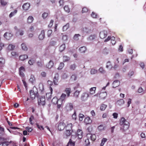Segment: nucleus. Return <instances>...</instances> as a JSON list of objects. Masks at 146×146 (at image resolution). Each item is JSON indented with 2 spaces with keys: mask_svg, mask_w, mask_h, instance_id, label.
<instances>
[{
  "mask_svg": "<svg viewBox=\"0 0 146 146\" xmlns=\"http://www.w3.org/2000/svg\"><path fill=\"white\" fill-rule=\"evenodd\" d=\"M120 125L121 126V129L125 131L129 127V123L124 117H122L120 120Z\"/></svg>",
  "mask_w": 146,
  "mask_h": 146,
  "instance_id": "1",
  "label": "nucleus"
},
{
  "mask_svg": "<svg viewBox=\"0 0 146 146\" xmlns=\"http://www.w3.org/2000/svg\"><path fill=\"white\" fill-rule=\"evenodd\" d=\"M38 103L39 105H45V97L44 96H41L39 97L38 99Z\"/></svg>",
  "mask_w": 146,
  "mask_h": 146,
  "instance_id": "2",
  "label": "nucleus"
},
{
  "mask_svg": "<svg viewBox=\"0 0 146 146\" xmlns=\"http://www.w3.org/2000/svg\"><path fill=\"white\" fill-rule=\"evenodd\" d=\"M89 96V94L87 92L83 93L81 96V99L83 101H85L87 100Z\"/></svg>",
  "mask_w": 146,
  "mask_h": 146,
  "instance_id": "3",
  "label": "nucleus"
},
{
  "mask_svg": "<svg viewBox=\"0 0 146 146\" xmlns=\"http://www.w3.org/2000/svg\"><path fill=\"white\" fill-rule=\"evenodd\" d=\"M82 31L84 33H91L92 30L90 27H86L83 28Z\"/></svg>",
  "mask_w": 146,
  "mask_h": 146,
  "instance_id": "4",
  "label": "nucleus"
},
{
  "mask_svg": "<svg viewBox=\"0 0 146 146\" xmlns=\"http://www.w3.org/2000/svg\"><path fill=\"white\" fill-rule=\"evenodd\" d=\"M107 31L105 30L103 31L100 32V37L102 39L104 38L107 35Z\"/></svg>",
  "mask_w": 146,
  "mask_h": 146,
  "instance_id": "5",
  "label": "nucleus"
},
{
  "mask_svg": "<svg viewBox=\"0 0 146 146\" xmlns=\"http://www.w3.org/2000/svg\"><path fill=\"white\" fill-rule=\"evenodd\" d=\"M49 88L50 91V92L46 93V98L48 100L51 99V94L52 93L53 91L52 89L51 86H50L49 87Z\"/></svg>",
  "mask_w": 146,
  "mask_h": 146,
  "instance_id": "6",
  "label": "nucleus"
},
{
  "mask_svg": "<svg viewBox=\"0 0 146 146\" xmlns=\"http://www.w3.org/2000/svg\"><path fill=\"white\" fill-rule=\"evenodd\" d=\"M83 133L82 130L80 129H78L77 131L76 137H77L78 139H81L82 137Z\"/></svg>",
  "mask_w": 146,
  "mask_h": 146,
  "instance_id": "7",
  "label": "nucleus"
},
{
  "mask_svg": "<svg viewBox=\"0 0 146 146\" xmlns=\"http://www.w3.org/2000/svg\"><path fill=\"white\" fill-rule=\"evenodd\" d=\"M25 68L23 66H21L19 69V75L22 77H24L25 74L23 72Z\"/></svg>",
  "mask_w": 146,
  "mask_h": 146,
  "instance_id": "8",
  "label": "nucleus"
},
{
  "mask_svg": "<svg viewBox=\"0 0 146 146\" xmlns=\"http://www.w3.org/2000/svg\"><path fill=\"white\" fill-rule=\"evenodd\" d=\"M88 138H90L92 141H95L96 139V136L95 134H88L87 135Z\"/></svg>",
  "mask_w": 146,
  "mask_h": 146,
  "instance_id": "9",
  "label": "nucleus"
},
{
  "mask_svg": "<svg viewBox=\"0 0 146 146\" xmlns=\"http://www.w3.org/2000/svg\"><path fill=\"white\" fill-rule=\"evenodd\" d=\"M12 34L11 33L6 32L4 35L5 38L7 40H9L11 38L12 36Z\"/></svg>",
  "mask_w": 146,
  "mask_h": 146,
  "instance_id": "10",
  "label": "nucleus"
},
{
  "mask_svg": "<svg viewBox=\"0 0 146 146\" xmlns=\"http://www.w3.org/2000/svg\"><path fill=\"white\" fill-rule=\"evenodd\" d=\"M65 127V124L64 123H60L58 125V129L59 131H61L64 129Z\"/></svg>",
  "mask_w": 146,
  "mask_h": 146,
  "instance_id": "11",
  "label": "nucleus"
},
{
  "mask_svg": "<svg viewBox=\"0 0 146 146\" xmlns=\"http://www.w3.org/2000/svg\"><path fill=\"white\" fill-rule=\"evenodd\" d=\"M58 74L57 73L56 74L53 78V82L54 84L56 85H58Z\"/></svg>",
  "mask_w": 146,
  "mask_h": 146,
  "instance_id": "12",
  "label": "nucleus"
},
{
  "mask_svg": "<svg viewBox=\"0 0 146 146\" xmlns=\"http://www.w3.org/2000/svg\"><path fill=\"white\" fill-rule=\"evenodd\" d=\"M54 66V63L51 60H50L48 63L46 65V67L48 69H50L53 67Z\"/></svg>",
  "mask_w": 146,
  "mask_h": 146,
  "instance_id": "13",
  "label": "nucleus"
},
{
  "mask_svg": "<svg viewBox=\"0 0 146 146\" xmlns=\"http://www.w3.org/2000/svg\"><path fill=\"white\" fill-rule=\"evenodd\" d=\"M72 131L66 130L65 131L63 134L64 137L65 138H66L67 137L70 136V135L72 133Z\"/></svg>",
  "mask_w": 146,
  "mask_h": 146,
  "instance_id": "14",
  "label": "nucleus"
},
{
  "mask_svg": "<svg viewBox=\"0 0 146 146\" xmlns=\"http://www.w3.org/2000/svg\"><path fill=\"white\" fill-rule=\"evenodd\" d=\"M28 55L26 54L21 55L19 56L20 60L22 61H23L26 59H27L28 58Z\"/></svg>",
  "mask_w": 146,
  "mask_h": 146,
  "instance_id": "15",
  "label": "nucleus"
},
{
  "mask_svg": "<svg viewBox=\"0 0 146 146\" xmlns=\"http://www.w3.org/2000/svg\"><path fill=\"white\" fill-rule=\"evenodd\" d=\"M66 108L68 111H71L73 108L72 104L71 103L68 104L66 106Z\"/></svg>",
  "mask_w": 146,
  "mask_h": 146,
  "instance_id": "16",
  "label": "nucleus"
},
{
  "mask_svg": "<svg viewBox=\"0 0 146 146\" xmlns=\"http://www.w3.org/2000/svg\"><path fill=\"white\" fill-rule=\"evenodd\" d=\"M44 30H42L40 34L39 35L38 38L40 40H42L44 38Z\"/></svg>",
  "mask_w": 146,
  "mask_h": 146,
  "instance_id": "17",
  "label": "nucleus"
},
{
  "mask_svg": "<svg viewBox=\"0 0 146 146\" xmlns=\"http://www.w3.org/2000/svg\"><path fill=\"white\" fill-rule=\"evenodd\" d=\"M84 122L86 124H88L91 123L92 120L89 117H87L85 118L84 120Z\"/></svg>",
  "mask_w": 146,
  "mask_h": 146,
  "instance_id": "18",
  "label": "nucleus"
},
{
  "mask_svg": "<svg viewBox=\"0 0 146 146\" xmlns=\"http://www.w3.org/2000/svg\"><path fill=\"white\" fill-rule=\"evenodd\" d=\"M96 37V36L95 35H91L87 39L88 41L90 42L94 40Z\"/></svg>",
  "mask_w": 146,
  "mask_h": 146,
  "instance_id": "19",
  "label": "nucleus"
},
{
  "mask_svg": "<svg viewBox=\"0 0 146 146\" xmlns=\"http://www.w3.org/2000/svg\"><path fill=\"white\" fill-rule=\"evenodd\" d=\"M30 6V4L29 3H26L24 4L22 7L24 10L26 11L29 9Z\"/></svg>",
  "mask_w": 146,
  "mask_h": 146,
  "instance_id": "20",
  "label": "nucleus"
},
{
  "mask_svg": "<svg viewBox=\"0 0 146 146\" xmlns=\"http://www.w3.org/2000/svg\"><path fill=\"white\" fill-rule=\"evenodd\" d=\"M120 84V82L118 80L114 81L113 83V87L114 88L118 86Z\"/></svg>",
  "mask_w": 146,
  "mask_h": 146,
  "instance_id": "21",
  "label": "nucleus"
},
{
  "mask_svg": "<svg viewBox=\"0 0 146 146\" xmlns=\"http://www.w3.org/2000/svg\"><path fill=\"white\" fill-rule=\"evenodd\" d=\"M72 124L71 123H69L67 124L66 127V130L72 131Z\"/></svg>",
  "mask_w": 146,
  "mask_h": 146,
  "instance_id": "22",
  "label": "nucleus"
},
{
  "mask_svg": "<svg viewBox=\"0 0 146 146\" xmlns=\"http://www.w3.org/2000/svg\"><path fill=\"white\" fill-rule=\"evenodd\" d=\"M67 98V96H66V94L63 93L62 94L59 99L63 101L64 102H65V99Z\"/></svg>",
  "mask_w": 146,
  "mask_h": 146,
  "instance_id": "23",
  "label": "nucleus"
},
{
  "mask_svg": "<svg viewBox=\"0 0 146 146\" xmlns=\"http://www.w3.org/2000/svg\"><path fill=\"white\" fill-rule=\"evenodd\" d=\"M71 88H66V89L65 92L67 94V97L69 96L70 94L71 93Z\"/></svg>",
  "mask_w": 146,
  "mask_h": 146,
  "instance_id": "24",
  "label": "nucleus"
},
{
  "mask_svg": "<svg viewBox=\"0 0 146 146\" xmlns=\"http://www.w3.org/2000/svg\"><path fill=\"white\" fill-rule=\"evenodd\" d=\"M125 102L124 100L122 99H120L118 100H117V102L116 104L120 106H121L124 104Z\"/></svg>",
  "mask_w": 146,
  "mask_h": 146,
  "instance_id": "25",
  "label": "nucleus"
},
{
  "mask_svg": "<svg viewBox=\"0 0 146 146\" xmlns=\"http://www.w3.org/2000/svg\"><path fill=\"white\" fill-rule=\"evenodd\" d=\"M68 146H74L75 143L74 141H73L71 139H70L69 142L67 144Z\"/></svg>",
  "mask_w": 146,
  "mask_h": 146,
  "instance_id": "26",
  "label": "nucleus"
},
{
  "mask_svg": "<svg viewBox=\"0 0 146 146\" xmlns=\"http://www.w3.org/2000/svg\"><path fill=\"white\" fill-rule=\"evenodd\" d=\"M21 47L23 50L24 51H27L28 50V48L25 43H22L21 44Z\"/></svg>",
  "mask_w": 146,
  "mask_h": 146,
  "instance_id": "27",
  "label": "nucleus"
},
{
  "mask_svg": "<svg viewBox=\"0 0 146 146\" xmlns=\"http://www.w3.org/2000/svg\"><path fill=\"white\" fill-rule=\"evenodd\" d=\"M100 95L101 99H104L106 96L107 93L106 92H104L101 93Z\"/></svg>",
  "mask_w": 146,
  "mask_h": 146,
  "instance_id": "28",
  "label": "nucleus"
},
{
  "mask_svg": "<svg viewBox=\"0 0 146 146\" xmlns=\"http://www.w3.org/2000/svg\"><path fill=\"white\" fill-rule=\"evenodd\" d=\"M34 20L33 17L31 16H29L27 19V22L29 23H31L33 22Z\"/></svg>",
  "mask_w": 146,
  "mask_h": 146,
  "instance_id": "29",
  "label": "nucleus"
},
{
  "mask_svg": "<svg viewBox=\"0 0 146 146\" xmlns=\"http://www.w3.org/2000/svg\"><path fill=\"white\" fill-rule=\"evenodd\" d=\"M11 55L14 58H15L18 57L19 56L18 53L17 52L15 51H13L11 52Z\"/></svg>",
  "mask_w": 146,
  "mask_h": 146,
  "instance_id": "30",
  "label": "nucleus"
},
{
  "mask_svg": "<svg viewBox=\"0 0 146 146\" xmlns=\"http://www.w3.org/2000/svg\"><path fill=\"white\" fill-rule=\"evenodd\" d=\"M65 45L63 44L61 45L59 47V50L60 52L63 51L65 48Z\"/></svg>",
  "mask_w": 146,
  "mask_h": 146,
  "instance_id": "31",
  "label": "nucleus"
},
{
  "mask_svg": "<svg viewBox=\"0 0 146 146\" xmlns=\"http://www.w3.org/2000/svg\"><path fill=\"white\" fill-rule=\"evenodd\" d=\"M11 141L10 142L6 141L3 142L0 144V146H7L9 143H11Z\"/></svg>",
  "mask_w": 146,
  "mask_h": 146,
  "instance_id": "32",
  "label": "nucleus"
},
{
  "mask_svg": "<svg viewBox=\"0 0 146 146\" xmlns=\"http://www.w3.org/2000/svg\"><path fill=\"white\" fill-rule=\"evenodd\" d=\"M107 140V139L106 138H103L100 144V146H103Z\"/></svg>",
  "mask_w": 146,
  "mask_h": 146,
  "instance_id": "33",
  "label": "nucleus"
},
{
  "mask_svg": "<svg viewBox=\"0 0 146 146\" xmlns=\"http://www.w3.org/2000/svg\"><path fill=\"white\" fill-rule=\"evenodd\" d=\"M107 106L104 104H102L100 106V110L101 111H104L107 107Z\"/></svg>",
  "mask_w": 146,
  "mask_h": 146,
  "instance_id": "34",
  "label": "nucleus"
},
{
  "mask_svg": "<svg viewBox=\"0 0 146 146\" xmlns=\"http://www.w3.org/2000/svg\"><path fill=\"white\" fill-rule=\"evenodd\" d=\"M15 48V46L11 44H9L8 47V49L10 50H13Z\"/></svg>",
  "mask_w": 146,
  "mask_h": 146,
  "instance_id": "35",
  "label": "nucleus"
},
{
  "mask_svg": "<svg viewBox=\"0 0 146 146\" xmlns=\"http://www.w3.org/2000/svg\"><path fill=\"white\" fill-rule=\"evenodd\" d=\"M96 88V87H94L90 88V94H93L95 93Z\"/></svg>",
  "mask_w": 146,
  "mask_h": 146,
  "instance_id": "36",
  "label": "nucleus"
},
{
  "mask_svg": "<svg viewBox=\"0 0 146 146\" xmlns=\"http://www.w3.org/2000/svg\"><path fill=\"white\" fill-rule=\"evenodd\" d=\"M17 9H15L14 11L13 12H11L9 15V17L10 18H11L13 16H14L15 15L16 13H17Z\"/></svg>",
  "mask_w": 146,
  "mask_h": 146,
  "instance_id": "37",
  "label": "nucleus"
},
{
  "mask_svg": "<svg viewBox=\"0 0 146 146\" xmlns=\"http://www.w3.org/2000/svg\"><path fill=\"white\" fill-rule=\"evenodd\" d=\"M35 78L34 76L33 75H31L29 79V81L32 83L33 84L35 82Z\"/></svg>",
  "mask_w": 146,
  "mask_h": 146,
  "instance_id": "38",
  "label": "nucleus"
},
{
  "mask_svg": "<svg viewBox=\"0 0 146 146\" xmlns=\"http://www.w3.org/2000/svg\"><path fill=\"white\" fill-rule=\"evenodd\" d=\"M58 99L57 97H54L52 100V102L54 104H56L57 103Z\"/></svg>",
  "mask_w": 146,
  "mask_h": 146,
  "instance_id": "39",
  "label": "nucleus"
},
{
  "mask_svg": "<svg viewBox=\"0 0 146 146\" xmlns=\"http://www.w3.org/2000/svg\"><path fill=\"white\" fill-rule=\"evenodd\" d=\"M111 42L113 45L115 44L116 42L115 40V38L113 36H111Z\"/></svg>",
  "mask_w": 146,
  "mask_h": 146,
  "instance_id": "40",
  "label": "nucleus"
},
{
  "mask_svg": "<svg viewBox=\"0 0 146 146\" xmlns=\"http://www.w3.org/2000/svg\"><path fill=\"white\" fill-rule=\"evenodd\" d=\"M79 50L81 52L84 53L86 50V48L85 46L81 47L80 48Z\"/></svg>",
  "mask_w": 146,
  "mask_h": 146,
  "instance_id": "41",
  "label": "nucleus"
},
{
  "mask_svg": "<svg viewBox=\"0 0 146 146\" xmlns=\"http://www.w3.org/2000/svg\"><path fill=\"white\" fill-rule=\"evenodd\" d=\"M34 119V117L33 115H31L29 118V123L31 125H33L34 124V123L32 122Z\"/></svg>",
  "mask_w": 146,
  "mask_h": 146,
  "instance_id": "42",
  "label": "nucleus"
},
{
  "mask_svg": "<svg viewBox=\"0 0 146 146\" xmlns=\"http://www.w3.org/2000/svg\"><path fill=\"white\" fill-rule=\"evenodd\" d=\"M80 36L79 34H76L74 36L73 38L75 40H79V37Z\"/></svg>",
  "mask_w": 146,
  "mask_h": 146,
  "instance_id": "43",
  "label": "nucleus"
},
{
  "mask_svg": "<svg viewBox=\"0 0 146 146\" xmlns=\"http://www.w3.org/2000/svg\"><path fill=\"white\" fill-rule=\"evenodd\" d=\"M80 92L77 90L74 93V96L76 98H78Z\"/></svg>",
  "mask_w": 146,
  "mask_h": 146,
  "instance_id": "44",
  "label": "nucleus"
},
{
  "mask_svg": "<svg viewBox=\"0 0 146 146\" xmlns=\"http://www.w3.org/2000/svg\"><path fill=\"white\" fill-rule=\"evenodd\" d=\"M65 11L67 13H69L70 11V9L68 6L66 5L64 7Z\"/></svg>",
  "mask_w": 146,
  "mask_h": 146,
  "instance_id": "45",
  "label": "nucleus"
},
{
  "mask_svg": "<svg viewBox=\"0 0 146 146\" xmlns=\"http://www.w3.org/2000/svg\"><path fill=\"white\" fill-rule=\"evenodd\" d=\"M76 67V65L75 64H71L70 66V68L72 70H74Z\"/></svg>",
  "mask_w": 146,
  "mask_h": 146,
  "instance_id": "46",
  "label": "nucleus"
},
{
  "mask_svg": "<svg viewBox=\"0 0 146 146\" xmlns=\"http://www.w3.org/2000/svg\"><path fill=\"white\" fill-rule=\"evenodd\" d=\"M99 71L100 73L104 74L106 73V71L102 67H100L99 69Z\"/></svg>",
  "mask_w": 146,
  "mask_h": 146,
  "instance_id": "47",
  "label": "nucleus"
},
{
  "mask_svg": "<svg viewBox=\"0 0 146 146\" xmlns=\"http://www.w3.org/2000/svg\"><path fill=\"white\" fill-rule=\"evenodd\" d=\"M69 27V24H66L63 27V30L64 31H66Z\"/></svg>",
  "mask_w": 146,
  "mask_h": 146,
  "instance_id": "48",
  "label": "nucleus"
},
{
  "mask_svg": "<svg viewBox=\"0 0 146 146\" xmlns=\"http://www.w3.org/2000/svg\"><path fill=\"white\" fill-rule=\"evenodd\" d=\"M30 92L31 97L32 99L33 100L35 98V95L34 94L33 92L31 90L30 91Z\"/></svg>",
  "mask_w": 146,
  "mask_h": 146,
  "instance_id": "49",
  "label": "nucleus"
},
{
  "mask_svg": "<svg viewBox=\"0 0 146 146\" xmlns=\"http://www.w3.org/2000/svg\"><path fill=\"white\" fill-rule=\"evenodd\" d=\"M138 92L139 93H143V94H144L145 93L143 89L141 87H140L139 88L138 90Z\"/></svg>",
  "mask_w": 146,
  "mask_h": 146,
  "instance_id": "50",
  "label": "nucleus"
},
{
  "mask_svg": "<svg viewBox=\"0 0 146 146\" xmlns=\"http://www.w3.org/2000/svg\"><path fill=\"white\" fill-rule=\"evenodd\" d=\"M63 58L64 62H66L70 60L69 57L66 56H64Z\"/></svg>",
  "mask_w": 146,
  "mask_h": 146,
  "instance_id": "51",
  "label": "nucleus"
},
{
  "mask_svg": "<svg viewBox=\"0 0 146 146\" xmlns=\"http://www.w3.org/2000/svg\"><path fill=\"white\" fill-rule=\"evenodd\" d=\"M97 72V70L94 69H91L90 73L91 74H94L96 73Z\"/></svg>",
  "mask_w": 146,
  "mask_h": 146,
  "instance_id": "52",
  "label": "nucleus"
},
{
  "mask_svg": "<svg viewBox=\"0 0 146 146\" xmlns=\"http://www.w3.org/2000/svg\"><path fill=\"white\" fill-rule=\"evenodd\" d=\"M64 66V63L61 62L60 63L58 67V70L62 69Z\"/></svg>",
  "mask_w": 146,
  "mask_h": 146,
  "instance_id": "53",
  "label": "nucleus"
},
{
  "mask_svg": "<svg viewBox=\"0 0 146 146\" xmlns=\"http://www.w3.org/2000/svg\"><path fill=\"white\" fill-rule=\"evenodd\" d=\"M106 67L108 68H112V67L111 64V63L110 62H107Z\"/></svg>",
  "mask_w": 146,
  "mask_h": 146,
  "instance_id": "54",
  "label": "nucleus"
},
{
  "mask_svg": "<svg viewBox=\"0 0 146 146\" xmlns=\"http://www.w3.org/2000/svg\"><path fill=\"white\" fill-rule=\"evenodd\" d=\"M37 65L40 67H42L44 65V62H38L37 63Z\"/></svg>",
  "mask_w": 146,
  "mask_h": 146,
  "instance_id": "55",
  "label": "nucleus"
},
{
  "mask_svg": "<svg viewBox=\"0 0 146 146\" xmlns=\"http://www.w3.org/2000/svg\"><path fill=\"white\" fill-rule=\"evenodd\" d=\"M103 52L105 54H107L109 53V50L106 48H105L103 49Z\"/></svg>",
  "mask_w": 146,
  "mask_h": 146,
  "instance_id": "56",
  "label": "nucleus"
},
{
  "mask_svg": "<svg viewBox=\"0 0 146 146\" xmlns=\"http://www.w3.org/2000/svg\"><path fill=\"white\" fill-rule=\"evenodd\" d=\"M84 115L80 113L79 115V120L80 121H82L83 120V118H84Z\"/></svg>",
  "mask_w": 146,
  "mask_h": 146,
  "instance_id": "57",
  "label": "nucleus"
},
{
  "mask_svg": "<svg viewBox=\"0 0 146 146\" xmlns=\"http://www.w3.org/2000/svg\"><path fill=\"white\" fill-rule=\"evenodd\" d=\"M76 77L77 76L76 75L74 74L72 76L71 78L72 80L75 81L76 79Z\"/></svg>",
  "mask_w": 146,
  "mask_h": 146,
  "instance_id": "58",
  "label": "nucleus"
},
{
  "mask_svg": "<svg viewBox=\"0 0 146 146\" xmlns=\"http://www.w3.org/2000/svg\"><path fill=\"white\" fill-rule=\"evenodd\" d=\"M0 2L1 5L3 6H5L7 3L4 0H1Z\"/></svg>",
  "mask_w": 146,
  "mask_h": 146,
  "instance_id": "59",
  "label": "nucleus"
},
{
  "mask_svg": "<svg viewBox=\"0 0 146 146\" xmlns=\"http://www.w3.org/2000/svg\"><path fill=\"white\" fill-rule=\"evenodd\" d=\"M48 13L44 12L42 14V17L43 19H45L48 16Z\"/></svg>",
  "mask_w": 146,
  "mask_h": 146,
  "instance_id": "60",
  "label": "nucleus"
},
{
  "mask_svg": "<svg viewBox=\"0 0 146 146\" xmlns=\"http://www.w3.org/2000/svg\"><path fill=\"white\" fill-rule=\"evenodd\" d=\"M25 129L29 132H31L33 130L31 127H26Z\"/></svg>",
  "mask_w": 146,
  "mask_h": 146,
  "instance_id": "61",
  "label": "nucleus"
},
{
  "mask_svg": "<svg viewBox=\"0 0 146 146\" xmlns=\"http://www.w3.org/2000/svg\"><path fill=\"white\" fill-rule=\"evenodd\" d=\"M88 11V9L86 7H84L82 9V13L87 12Z\"/></svg>",
  "mask_w": 146,
  "mask_h": 146,
  "instance_id": "62",
  "label": "nucleus"
},
{
  "mask_svg": "<svg viewBox=\"0 0 146 146\" xmlns=\"http://www.w3.org/2000/svg\"><path fill=\"white\" fill-rule=\"evenodd\" d=\"M5 59L2 58H0V64H3L5 63Z\"/></svg>",
  "mask_w": 146,
  "mask_h": 146,
  "instance_id": "63",
  "label": "nucleus"
},
{
  "mask_svg": "<svg viewBox=\"0 0 146 146\" xmlns=\"http://www.w3.org/2000/svg\"><path fill=\"white\" fill-rule=\"evenodd\" d=\"M91 16L93 18H96L97 16V14L94 12H92L91 14Z\"/></svg>",
  "mask_w": 146,
  "mask_h": 146,
  "instance_id": "64",
  "label": "nucleus"
}]
</instances>
